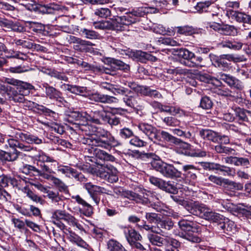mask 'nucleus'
Masks as SVG:
<instances>
[{
    "mask_svg": "<svg viewBox=\"0 0 251 251\" xmlns=\"http://www.w3.org/2000/svg\"><path fill=\"white\" fill-rule=\"evenodd\" d=\"M7 94L9 96V100L15 102H24L25 100V96H26L24 94V93L21 92L20 90H15L12 88H10V91Z\"/></svg>",
    "mask_w": 251,
    "mask_h": 251,
    "instance_id": "5701e85b",
    "label": "nucleus"
},
{
    "mask_svg": "<svg viewBox=\"0 0 251 251\" xmlns=\"http://www.w3.org/2000/svg\"><path fill=\"white\" fill-rule=\"evenodd\" d=\"M115 21L116 25H117L116 30L122 31L124 30V25H128L134 24L139 21V20L137 18L132 16L129 12L126 15L117 17L115 19Z\"/></svg>",
    "mask_w": 251,
    "mask_h": 251,
    "instance_id": "4468645a",
    "label": "nucleus"
},
{
    "mask_svg": "<svg viewBox=\"0 0 251 251\" xmlns=\"http://www.w3.org/2000/svg\"><path fill=\"white\" fill-rule=\"evenodd\" d=\"M7 139L6 141L8 142L9 145L11 148H17L20 151L25 152H30L34 150V148L30 145H25L24 143L21 142V140L16 139Z\"/></svg>",
    "mask_w": 251,
    "mask_h": 251,
    "instance_id": "6ab92c4d",
    "label": "nucleus"
},
{
    "mask_svg": "<svg viewBox=\"0 0 251 251\" xmlns=\"http://www.w3.org/2000/svg\"><path fill=\"white\" fill-rule=\"evenodd\" d=\"M47 197L50 200L51 202L58 208H63L65 206V197L60 194L58 192H54L51 190L49 192V194L47 195Z\"/></svg>",
    "mask_w": 251,
    "mask_h": 251,
    "instance_id": "f3484780",
    "label": "nucleus"
},
{
    "mask_svg": "<svg viewBox=\"0 0 251 251\" xmlns=\"http://www.w3.org/2000/svg\"><path fill=\"white\" fill-rule=\"evenodd\" d=\"M202 60L201 57L195 56V59L189 61H183V64L189 67H201L202 65H201V63Z\"/></svg>",
    "mask_w": 251,
    "mask_h": 251,
    "instance_id": "8fccbe9b",
    "label": "nucleus"
},
{
    "mask_svg": "<svg viewBox=\"0 0 251 251\" xmlns=\"http://www.w3.org/2000/svg\"><path fill=\"white\" fill-rule=\"evenodd\" d=\"M51 181L58 188L59 191H68L67 186L61 179L54 176Z\"/></svg>",
    "mask_w": 251,
    "mask_h": 251,
    "instance_id": "3c124183",
    "label": "nucleus"
},
{
    "mask_svg": "<svg viewBox=\"0 0 251 251\" xmlns=\"http://www.w3.org/2000/svg\"><path fill=\"white\" fill-rule=\"evenodd\" d=\"M81 142L89 146L100 147L105 149H109L112 147L117 146L120 144L113 136L105 138L88 136L82 139Z\"/></svg>",
    "mask_w": 251,
    "mask_h": 251,
    "instance_id": "7ed1b4c3",
    "label": "nucleus"
},
{
    "mask_svg": "<svg viewBox=\"0 0 251 251\" xmlns=\"http://www.w3.org/2000/svg\"><path fill=\"white\" fill-rule=\"evenodd\" d=\"M79 33L82 36L89 39H97L100 36L98 32L86 28H81L80 29Z\"/></svg>",
    "mask_w": 251,
    "mask_h": 251,
    "instance_id": "f704fd0d",
    "label": "nucleus"
},
{
    "mask_svg": "<svg viewBox=\"0 0 251 251\" xmlns=\"http://www.w3.org/2000/svg\"><path fill=\"white\" fill-rule=\"evenodd\" d=\"M84 187L87 191L91 198L97 204H99L100 201V198L98 196V195L101 194L110 195L111 193L110 191L106 188L93 185L91 182L84 184Z\"/></svg>",
    "mask_w": 251,
    "mask_h": 251,
    "instance_id": "9d476101",
    "label": "nucleus"
},
{
    "mask_svg": "<svg viewBox=\"0 0 251 251\" xmlns=\"http://www.w3.org/2000/svg\"><path fill=\"white\" fill-rule=\"evenodd\" d=\"M20 153V151L16 150H15L13 152L0 150V159L7 161H14L17 159Z\"/></svg>",
    "mask_w": 251,
    "mask_h": 251,
    "instance_id": "c756f323",
    "label": "nucleus"
},
{
    "mask_svg": "<svg viewBox=\"0 0 251 251\" xmlns=\"http://www.w3.org/2000/svg\"><path fill=\"white\" fill-rule=\"evenodd\" d=\"M125 197L130 200L135 201L137 203H141L144 204H148L150 203L148 198H145L132 191H126L124 194Z\"/></svg>",
    "mask_w": 251,
    "mask_h": 251,
    "instance_id": "b1692460",
    "label": "nucleus"
},
{
    "mask_svg": "<svg viewBox=\"0 0 251 251\" xmlns=\"http://www.w3.org/2000/svg\"><path fill=\"white\" fill-rule=\"evenodd\" d=\"M175 54L179 57L186 60V61H191L195 58L194 53L185 48H181L175 50Z\"/></svg>",
    "mask_w": 251,
    "mask_h": 251,
    "instance_id": "bb28decb",
    "label": "nucleus"
},
{
    "mask_svg": "<svg viewBox=\"0 0 251 251\" xmlns=\"http://www.w3.org/2000/svg\"><path fill=\"white\" fill-rule=\"evenodd\" d=\"M146 8L144 7H139L135 10H133L130 12V14L133 17L137 18L138 20V18L144 17L146 15Z\"/></svg>",
    "mask_w": 251,
    "mask_h": 251,
    "instance_id": "bf43d9fd",
    "label": "nucleus"
},
{
    "mask_svg": "<svg viewBox=\"0 0 251 251\" xmlns=\"http://www.w3.org/2000/svg\"><path fill=\"white\" fill-rule=\"evenodd\" d=\"M97 176L111 183H115L119 180L117 169L109 164L102 165L97 172Z\"/></svg>",
    "mask_w": 251,
    "mask_h": 251,
    "instance_id": "39448f33",
    "label": "nucleus"
},
{
    "mask_svg": "<svg viewBox=\"0 0 251 251\" xmlns=\"http://www.w3.org/2000/svg\"><path fill=\"white\" fill-rule=\"evenodd\" d=\"M72 199L75 200L78 204H80L83 206L86 207V210L85 213H84L85 215L87 216H90L93 214L92 206L86 201H85L79 195L73 196Z\"/></svg>",
    "mask_w": 251,
    "mask_h": 251,
    "instance_id": "473e14b6",
    "label": "nucleus"
},
{
    "mask_svg": "<svg viewBox=\"0 0 251 251\" xmlns=\"http://www.w3.org/2000/svg\"><path fill=\"white\" fill-rule=\"evenodd\" d=\"M224 184L226 185V187L228 189L234 190H241L243 189V184L231 181L227 179H224Z\"/></svg>",
    "mask_w": 251,
    "mask_h": 251,
    "instance_id": "c03bdc74",
    "label": "nucleus"
},
{
    "mask_svg": "<svg viewBox=\"0 0 251 251\" xmlns=\"http://www.w3.org/2000/svg\"><path fill=\"white\" fill-rule=\"evenodd\" d=\"M213 102L207 96L202 97L200 101V106L204 109H209L212 108Z\"/></svg>",
    "mask_w": 251,
    "mask_h": 251,
    "instance_id": "5fc2aeb1",
    "label": "nucleus"
},
{
    "mask_svg": "<svg viewBox=\"0 0 251 251\" xmlns=\"http://www.w3.org/2000/svg\"><path fill=\"white\" fill-rule=\"evenodd\" d=\"M158 231L160 232V233H159V234L166 237L164 232L162 231L161 229H158ZM157 234L158 233L152 232L149 233L147 234V238L152 245L158 247H162L166 243V241H169L167 238H164L158 236Z\"/></svg>",
    "mask_w": 251,
    "mask_h": 251,
    "instance_id": "dca6fc26",
    "label": "nucleus"
},
{
    "mask_svg": "<svg viewBox=\"0 0 251 251\" xmlns=\"http://www.w3.org/2000/svg\"><path fill=\"white\" fill-rule=\"evenodd\" d=\"M146 218L151 223H158L160 218L157 214L152 212H148L146 213Z\"/></svg>",
    "mask_w": 251,
    "mask_h": 251,
    "instance_id": "338daca9",
    "label": "nucleus"
},
{
    "mask_svg": "<svg viewBox=\"0 0 251 251\" xmlns=\"http://www.w3.org/2000/svg\"><path fill=\"white\" fill-rule=\"evenodd\" d=\"M198 169L193 165L186 164L182 166V170L183 172V176L186 178L190 173L194 172L195 170Z\"/></svg>",
    "mask_w": 251,
    "mask_h": 251,
    "instance_id": "13d9d810",
    "label": "nucleus"
},
{
    "mask_svg": "<svg viewBox=\"0 0 251 251\" xmlns=\"http://www.w3.org/2000/svg\"><path fill=\"white\" fill-rule=\"evenodd\" d=\"M220 79L225 81L229 86L235 87L238 89L243 88L242 83L235 77L224 73L219 74Z\"/></svg>",
    "mask_w": 251,
    "mask_h": 251,
    "instance_id": "412c9836",
    "label": "nucleus"
},
{
    "mask_svg": "<svg viewBox=\"0 0 251 251\" xmlns=\"http://www.w3.org/2000/svg\"><path fill=\"white\" fill-rule=\"evenodd\" d=\"M186 210L195 216L212 222H218L222 218V215L213 212L206 205L198 201H190Z\"/></svg>",
    "mask_w": 251,
    "mask_h": 251,
    "instance_id": "f03ea898",
    "label": "nucleus"
},
{
    "mask_svg": "<svg viewBox=\"0 0 251 251\" xmlns=\"http://www.w3.org/2000/svg\"><path fill=\"white\" fill-rule=\"evenodd\" d=\"M70 38L72 39V42L74 43L79 44L78 46L76 45L75 49L76 50H82V48H84L86 46H90L92 45V43L89 41L83 40L80 38H76L74 36H70ZM84 48H83V49Z\"/></svg>",
    "mask_w": 251,
    "mask_h": 251,
    "instance_id": "ea45409f",
    "label": "nucleus"
},
{
    "mask_svg": "<svg viewBox=\"0 0 251 251\" xmlns=\"http://www.w3.org/2000/svg\"><path fill=\"white\" fill-rule=\"evenodd\" d=\"M15 137L21 140V142H25L28 144L39 145L42 143V139L28 132H22L21 131L16 132L15 133Z\"/></svg>",
    "mask_w": 251,
    "mask_h": 251,
    "instance_id": "f8f14e48",
    "label": "nucleus"
},
{
    "mask_svg": "<svg viewBox=\"0 0 251 251\" xmlns=\"http://www.w3.org/2000/svg\"><path fill=\"white\" fill-rule=\"evenodd\" d=\"M129 143L131 145L137 147H144L147 145V143L146 142L140 139L137 136H135L132 138L130 140Z\"/></svg>",
    "mask_w": 251,
    "mask_h": 251,
    "instance_id": "0e129e2a",
    "label": "nucleus"
},
{
    "mask_svg": "<svg viewBox=\"0 0 251 251\" xmlns=\"http://www.w3.org/2000/svg\"><path fill=\"white\" fill-rule=\"evenodd\" d=\"M201 137L204 140L216 143L218 141L219 135L217 133L209 129H201L200 131Z\"/></svg>",
    "mask_w": 251,
    "mask_h": 251,
    "instance_id": "a878e982",
    "label": "nucleus"
},
{
    "mask_svg": "<svg viewBox=\"0 0 251 251\" xmlns=\"http://www.w3.org/2000/svg\"><path fill=\"white\" fill-rule=\"evenodd\" d=\"M119 134L122 138L126 139L133 136V132L130 129L125 127L120 129Z\"/></svg>",
    "mask_w": 251,
    "mask_h": 251,
    "instance_id": "774afa93",
    "label": "nucleus"
},
{
    "mask_svg": "<svg viewBox=\"0 0 251 251\" xmlns=\"http://www.w3.org/2000/svg\"><path fill=\"white\" fill-rule=\"evenodd\" d=\"M192 218L191 216H185L178 222L179 227L182 231L179 233V236L190 242L199 243L201 238L193 233L200 232L201 226L197 222L193 221Z\"/></svg>",
    "mask_w": 251,
    "mask_h": 251,
    "instance_id": "f257e3e1",
    "label": "nucleus"
},
{
    "mask_svg": "<svg viewBox=\"0 0 251 251\" xmlns=\"http://www.w3.org/2000/svg\"><path fill=\"white\" fill-rule=\"evenodd\" d=\"M88 98L92 101L104 103H116L118 101V99L115 97L107 95L101 94L97 92L89 95Z\"/></svg>",
    "mask_w": 251,
    "mask_h": 251,
    "instance_id": "2eb2a0df",
    "label": "nucleus"
},
{
    "mask_svg": "<svg viewBox=\"0 0 251 251\" xmlns=\"http://www.w3.org/2000/svg\"><path fill=\"white\" fill-rule=\"evenodd\" d=\"M152 168L167 178H178L181 175V173L172 164L164 162L161 159L154 161L152 163Z\"/></svg>",
    "mask_w": 251,
    "mask_h": 251,
    "instance_id": "20e7f679",
    "label": "nucleus"
},
{
    "mask_svg": "<svg viewBox=\"0 0 251 251\" xmlns=\"http://www.w3.org/2000/svg\"><path fill=\"white\" fill-rule=\"evenodd\" d=\"M138 99L137 95L134 94L130 90V93H127L123 97V100L125 104L131 107H134L138 106L137 99Z\"/></svg>",
    "mask_w": 251,
    "mask_h": 251,
    "instance_id": "393cba45",
    "label": "nucleus"
},
{
    "mask_svg": "<svg viewBox=\"0 0 251 251\" xmlns=\"http://www.w3.org/2000/svg\"><path fill=\"white\" fill-rule=\"evenodd\" d=\"M210 21L207 23L206 28L212 29L218 33L226 36H234L237 34V29L233 25L224 24L222 22Z\"/></svg>",
    "mask_w": 251,
    "mask_h": 251,
    "instance_id": "423d86ee",
    "label": "nucleus"
},
{
    "mask_svg": "<svg viewBox=\"0 0 251 251\" xmlns=\"http://www.w3.org/2000/svg\"><path fill=\"white\" fill-rule=\"evenodd\" d=\"M65 221L67 222L70 226H75L79 230L83 229L82 225L78 223L77 220L69 214H67Z\"/></svg>",
    "mask_w": 251,
    "mask_h": 251,
    "instance_id": "a18cd8bd",
    "label": "nucleus"
},
{
    "mask_svg": "<svg viewBox=\"0 0 251 251\" xmlns=\"http://www.w3.org/2000/svg\"><path fill=\"white\" fill-rule=\"evenodd\" d=\"M234 111L236 116L239 118V120L243 121H247L248 120V117L244 109L239 107H236Z\"/></svg>",
    "mask_w": 251,
    "mask_h": 251,
    "instance_id": "69168bd1",
    "label": "nucleus"
},
{
    "mask_svg": "<svg viewBox=\"0 0 251 251\" xmlns=\"http://www.w3.org/2000/svg\"><path fill=\"white\" fill-rule=\"evenodd\" d=\"M111 66L113 68L117 70H121L125 71H128L130 69L129 65L125 63L124 62L112 58L110 60Z\"/></svg>",
    "mask_w": 251,
    "mask_h": 251,
    "instance_id": "72a5a7b5",
    "label": "nucleus"
},
{
    "mask_svg": "<svg viewBox=\"0 0 251 251\" xmlns=\"http://www.w3.org/2000/svg\"><path fill=\"white\" fill-rule=\"evenodd\" d=\"M96 156L98 158L101 160L112 162L115 161V158L113 155L108 154L102 150H96Z\"/></svg>",
    "mask_w": 251,
    "mask_h": 251,
    "instance_id": "4c0bfd02",
    "label": "nucleus"
},
{
    "mask_svg": "<svg viewBox=\"0 0 251 251\" xmlns=\"http://www.w3.org/2000/svg\"><path fill=\"white\" fill-rule=\"evenodd\" d=\"M57 171L67 177H74L81 182L86 181L87 180L82 174L68 166H60L58 167Z\"/></svg>",
    "mask_w": 251,
    "mask_h": 251,
    "instance_id": "9b49d317",
    "label": "nucleus"
},
{
    "mask_svg": "<svg viewBox=\"0 0 251 251\" xmlns=\"http://www.w3.org/2000/svg\"><path fill=\"white\" fill-rule=\"evenodd\" d=\"M4 52L5 53H7L8 54L6 55V57L7 58H17L19 59H21L23 60H24L25 59V57H26V55L19 51H14L13 50H10L9 51H8V50H4Z\"/></svg>",
    "mask_w": 251,
    "mask_h": 251,
    "instance_id": "79ce46f5",
    "label": "nucleus"
},
{
    "mask_svg": "<svg viewBox=\"0 0 251 251\" xmlns=\"http://www.w3.org/2000/svg\"><path fill=\"white\" fill-rule=\"evenodd\" d=\"M132 58L142 63H146L147 61H154L156 60L155 57L150 53L143 51L141 50H135L132 54Z\"/></svg>",
    "mask_w": 251,
    "mask_h": 251,
    "instance_id": "a211bd4d",
    "label": "nucleus"
},
{
    "mask_svg": "<svg viewBox=\"0 0 251 251\" xmlns=\"http://www.w3.org/2000/svg\"><path fill=\"white\" fill-rule=\"evenodd\" d=\"M51 77H54L57 79L67 81L68 78L63 73L59 72L55 70H50L48 73Z\"/></svg>",
    "mask_w": 251,
    "mask_h": 251,
    "instance_id": "864d4df0",
    "label": "nucleus"
},
{
    "mask_svg": "<svg viewBox=\"0 0 251 251\" xmlns=\"http://www.w3.org/2000/svg\"><path fill=\"white\" fill-rule=\"evenodd\" d=\"M161 190L171 194H176L177 192V188L174 185V182L164 180Z\"/></svg>",
    "mask_w": 251,
    "mask_h": 251,
    "instance_id": "e433bc0d",
    "label": "nucleus"
},
{
    "mask_svg": "<svg viewBox=\"0 0 251 251\" xmlns=\"http://www.w3.org/2000/svg\"><path fill=\"white\" fill-rule=\"evenodd\" d=\"M137 127L139 130L147 136L150 140L152 141L158 140L157 130L151 125L146 123H140L137 125Z\"/></svg>",
    "mask_w": 251,
    "mask_h": 251,
    "instance_id": "ddd939ff",
    "label": "nucleus"
},
{
    "mask_svg": "<svg viewBox=\"0 0 251 251\" xmlns=\"http://www.w3.org/2000/svg\"><path fill=\"white\" fill-rule=\"evenodd\" d=\"M58 9V6L54 3L40 5L38 7L39 13L48 14L45 18L48 24H55L57 17L54 15V13Z\"/></svg>",
    "mask_w": 251,
    "mask_h": 251,
    "instance_id": "1a4fd4ad",
    "label": "nucleus"
},
{
    "mask_svg": "<svg viewBox=\"0 0 251 251\" xmlns=\"http://www.w3.org/2000/svg\"><path fill=\"white\" fill-rule=\"evenodd\" d=\"M176 145H178L177 152L185 156L192 157H203L206 155V152L203 150L199 149H193L190 144L181 141Z\"/></svg>",
    "mask_w": 251,
    "mask_h": 251,
    "instance_id": "0eeeda50",
    "label": "nucleus"
},
{
    "mask_svg": "<svg viewBox=\"0 0 251 251\" xmlns=\"http://www.w3.org/2000/svg\"><path fill=\"white\" fill-rule=\"evenodd\" d=\"M102 22L104 29L116 30L117 25H116L115 19H112L111 21H102Z\"/></svg>",
    "mask_w": 251,
    "mask_h": 251,
    "instance_id": "e2e57ef3",
    "label": "nucleus"
},
{
    "mask_svg": "<svg viewBox=\"0 0 251 251\" xmlns=\"http://www.w3.org/2000/svg\"><path fill=\"white\" fill-rule=\"evenodd\" d=\"M124 233L129 244L134 241H140L142 239L141 235L131 227H125Z\"/></svg>",
    "mask_w": 251,
    "mask_h": 251,
    "instance_id": "4be33fe9",
    "label": "nucleus"
},
{
    "mask_svg": "<svg viewBox=\"0 0 251 251\" xmlns=\"http://www.w3.org/2000/svg\"><path fill=\"white\" fill-rule=\"evenodd\" d=\"M230 14L232 19L235 20L238 22L244 23H245L248 15L242 12L233 11L230 12Z\"/></svg>",
    "mask_w": 251,
    "mask_h": 251,
    "instance_id": "09e8293b",
    "label": "nucleus"
},
{
    "mask_svg": "<svg viewBox=\"0 0 251 251\" xmlns=\"http://www.w3.org/2000/svg\"><path fill=\"white\" fill-rule=\"evenodd\" d=\"M13 85H17L18 90H20L21 92L24 93V94L28 95L30 93V90L34 88V87L30 83L21 81H14L12 82Z\"/></svg>",
    "mask_w": 251,
    "mask_h": 251,
    "instance_id": "c85d7f7f",
    "label": "nucleus"
},
{
    "mask_svg": "<svg viewBox=\"0 0 251 251\" xmlns=\"http://www.w3.org/2000/svg\"><path fill=\"white\" fill-rule=\"evenodd\" d=\"M67 214L64 211L56 210L52 213L51 218L54 220H63L65 221Z\"/></svg>",
    "mask_w": 251,
    "mask_h": 251,
    "instance_id": "4d7b16f0",
    "label": "nucleus"
},
{
    "mask_svg": "<svg viewBox=\"0 0 251 251\" xmlns=\"http://www.w3.org/2000/svg\"><path fill=\"white\" fill-rule=\"evenodd\" d=\"M42 85L46 98L55 101L60 105H64L66 101L59 90L47 83H44Z\"/></svg>",
    "mask_w": 251,
    "mask_h": 251,
    "instance_id": "6e6552de",
    "label": "nucleus"
},
{
    "mask_svg": "<svg viewBox=\"0 0 251 251\" xmlns=\"http://www.w3.org/2000/svg\"><path fill=\"white\" fill-rule=\"evenodd\" d=\"M100 110L91 111L90 114L84 113L85 119L87 121H90L96 124H101L100 121Z\"/></svg>",
    "mask_w": 251,
    "mask_h": 251,
    "instance_id": "c9c22d12",
    "label": "nucleus"
},
{
    "mask_svg": "<svg viewBox=\"0 0 251 251\" xmlns=\"http://www.w3.org/2000/svg\"><path fill=\"white\" fill-rule=\"evenodd\" d=\"M221 45L223 48H227L233 50H239L242 48L243 44L242 42L234 40H226L222 41Z\"/></svg>",
    "mask_w": 251,
    "mask_h": 251,
    "instance_id": "cd10ccee",
    "label": "nucleus"
},
{
    "mask_svg": "<svg viewBox=\"0 0 251 251\" xmlns=\"http://www.w3.org/2000/svg\"><path fill=\"white\" fill-rule=\"evenodd\" d=\"M174 223L171 219L160 220L157 224L158 227L166 230H170L173 228Z\"/></svg>",
    "mask_w": 251,
    "mask_h": 251,
    "instance_id": "603ef678",
    "label": "nucleus"
},
{
    "mask_svg": "<svg viewBox=\"0 0 251 251\" xmlns=\"http://www.w3.org/2000/svg\"><path fill=\"white\" fill-rule=\"evenodd\" d=\"M86 87L71 85L70 92L76 95L83 96L86 93Z\"/></svg>",
    "mask_w": 251,
    "mask_h": 251,
    "instance_id": "6e6d98bb",
    "label": "nucleus"
},
{
    "mask_svg": "<svg viewBox=\"0 0 251 251\" xmlns=\"http://www.w3.org/2000/svg\"><path fill=\"white\" fill-rule=\"evenodd\" d=\"M94 14L100 18H107L111 16V12L108 8H100L94 11Z\"/></svg>",
    "mask_w": 251,
    "mask_h": 251,
    "instance_id": "37998d69",
    "label": "nucleus"
},
{
    "mask_svg": "<svg viewBox=\"0 0 251 251\" xmlns=\"http://www.w3.org/2000/svg\"><path fill=\"white\" fill-rule=\"evenodd\" d=\"M163 121L168 126H176L179 125V121L173 117H167L163 119Z\"/></svg>",
    "mask_w": 251,
    "mask_h": 251,
    "instance_id": "052dcab7",
    "label": "nucleus"
},
{
    "mask_svg": "<svg viewBox=\"0 0 251 251\" xmlns=\"http://www.w3.org/2000/svg\"><path fill=\"white\" fill-rule=\"evenodd\" d=\"M70 20L69 16L62 15L56 18V25L61 28L66 27L70 23Z\"/></svg>",
    "mask_w": 251,
    "mask_h": 251,
    "instance_id": "49530a36",
    "label": "nucleus"
},
{
    "mask_svg": "<svg viewBox=\"0 0 251 251\" xmlns=\"http://www.w3.org/2000/svg\"><path fill=\"white\" fill-rule=\"evenodd\" d=\"M16 183V181L14 178H12L5 175L0 176V186L1 187L7 186L9 183H11L14 186Z\"/></svg>",
    "mask_w": 251,
    "mask_h": 251,
    "instance_id": "de8ad7c7",
    "label": "nucleus"
},
{
    "mask_svg": "<svg viewBox=\"0 0 251 251\" xmlns=\"http://www.w3.org/2000/svg\"><path fill=\"white\" fill-rule=\"evenodd\" d=\"M69 234H68V238L69 240L77 244L78 246L87 248L88 245L83 240L81 239L79 236L76 234L75 232L72 231H68Z\"/></svg>",
    "mask_w": 251,
    "mask_h": 251,
    "instance_id": "7c9ffc66",
    "label": "nucleus"
},
{
    "mask_svg": "<svg viewBox=\"0 0 251 251\" xmlns=\"http://www.w3.org/2000/svg\"><path fill=\"white\" fill-rule=\"evenodd\" d=\"M107 246L110 251H126L120 243L114 240H109Z\"/></svg>",
    "mask_w": 251,
    "mask_h": 251,
    "instance_id": "58836bf2",
    "label": "nucleus"
},
{
    "mask_svg": "<svg viewBox=\"0 0 251 251\" xmlns=\"http://www.w3.org/2000/svg\"><path fill=\"white\" fill-rule=\"evenodd\" d=\"M177 32L186 35H191L194 32L193 28L189 26H178Z\"/></svg>",
    "mask_w": 251,
    "mask_h": 251,
    "instance_id": "680f3d73",
    "label": "nucleus"
},
{
    "mask_svg": "<svg viewBox=\"0 0 251 251\" xmlns=\"http://www.w3.org/2000/svg\"><path fill=\"white\" fill-rule=\"evenodd\" d=\"M224 220V218L222 216V218L220 220L214 222L218 223L217 228L219 232L230 234L234 227V223L232 221L225 222Z\"/></svg>",
    "mask_w": 251,
    "mask_h": 251,
    "instance_id": "aec40b11",
    "label": "nucleus"
},
{
    "mask_svg": "<svg viewBox=\"0 0 251 251\" xmlns=\"http://www.w3.org/2000/svg\"><path fill=\"white\" fill-rule=\"evenodd\" d=\"M23 192L26 195V197L33 201L36 203H39L41 204H43L44 203V200H43L41 197L34 193L28 187H25L23 189Z\"/></svg>",
    "mask_w": 251,
    "mask_h": 251,
    "instance_id": "2f4dec72",
    "label": "nucleus"
},
{
    "mask_svg": "<svg viewBox=\"0 0 251 251\" xmlns=\"http://www.w3.org/2000/svg\"><path fill=\"white\" fill-rule=\"evenodd\" d=\"M160 134L161 138L165 141L175 144H177L180 142V139L173 136L172 135L166 131L162 130L160 132Z\"/></svg>",
    "mask_w": 251,
    "mask_h": 251,
    "instance_id": "a19ab883",
    "label": "nucleus"
}]
</instances>
